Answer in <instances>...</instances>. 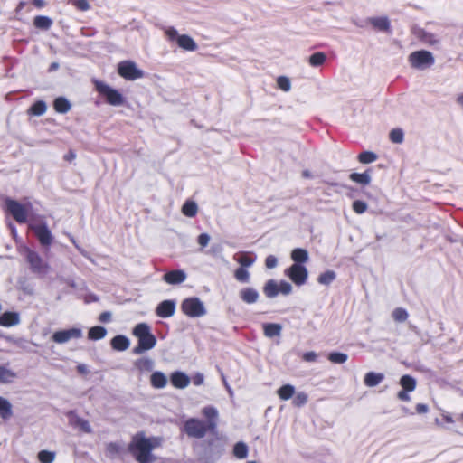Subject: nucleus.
I'll return each mask as SVG.
<instances>
[{"mask_svg":"<svg viewBox=\"0 0 463 463\" xmlns=\"http://www.w3.org/2000/svg\"><path fill=\"white\" fill-rule=\"evenodd\" d=\"M202 414L206 420L190 418L184 422V430L188 437L202 439L207 433H217L219 417L217 409L213 406H206L203 408Z\"/></svg>","mask_w":463,"mask_h":463,"instance_id":"f257e3e1","label":"nucleus"},{"mask_svg":"<svg viewBox=\"0 0 463 463\" xmlns=\"http://www.w3.org/2000/svg\"><path fill=\"white\" fill-rule=\"evenodd\" d=\"M161 445V438L146 437L143 431H140L132 436L128 445V451L138 463H153L156 458L152 451Z\"/></svg>","mask_w":463,"mask_h":463,"instance_id":"f03ea898","label":"nucleus"},{"mask_svg":"<svg viewBox=\"0 0 463 463\" xmlns=\"http://www.w3.org/2000/svg\"><path fill=\"white\" fill-rule=\"evenodd\" d=\"M133 335L137 337V345L133 352L136 354L152 349L156 344V336L151 333L150 326L146 323L137 324L133 329Z\"/></svg>","mask_w":463,"mask_h":463,"instance_id":"7ed1b4c3","label":"nucleus"},{"mask_svg":"<svg viewBox=\"0 0 463 463\" xmlns=\"http://www.w3.org/2000/svg\"><path fill=\"white\" fill-rule=\"evenodd\" d=\"M5 210L8 213L14 220L19 224H24L29 222V216L33 210L32 203H21L20 202L6 198L5 200Z\"/></svg>","mask_w":463,"mask_h":463,"instance_id":"20e7f679","label":"nucleus"},{"mask_svg":"<svg viewBox=\"0 0 463 463\" xmlns=\"http://www.w3.org/2000/svg\"><path fill=\"white\" fill-rule=\"evenodd\" d=\"M164 34L168 42H175L181 49L188 52H194L198 46L195 41L187 34H179L175 27L164 28Z\"/></svg>","mask_w":463,"mask_h":463,"instance_id":"39448f33","label":"nucleus"},{"mask_svg":"<svg viewBox=\"0 0 463 463\" xmlns=\"http://www.w3.org/2000/svg\"><path fill=\"white\" fill-rule=\"evenodd\" d=\"M28 228L33 232L42 247L46 249L50 248L54 238L44 220L39 222H31L28 223Z\"/></svg>","mask_w":463,"mask_h":463,"instance_id":"423d86ee","label":"nucleus"},{"mask_svg":"<svg viewBox=\"0 0 463 463\" xmlns=\"http://www.w3.org/2000/svg\"><path fill=\"white\" fill-rule=\"evenodd\" d=\"M408 61L411 68L424 70L431 67L435 62V59L430 52L420 50L412 52L408 57Z\"/></svg>","mask_w":463,"mask_h":463,"instance_id":"0eeeda50","label":"nucleus"},{"mask_svg":"<svg viewBox=\"0 0 463 463\" xmlns=\"http://www.w3.org/2000/svg\"><path fill=\"white\" fill-rule=\"evenodd\" d=\"M94 84L95 90L106 99L109 105L120 106L124 103V98L118 90L99 80H96Z\"/></svg>","mask_w":463,"mask_h":463,"instance_id":"6e6552de","label":"nucleus"},{"mask_svg":"<svg viewBox=\"0 0 463 463\" xmlns=\"http://www.w3.org/2000/svg\"><path fill=\"white\" fill-rule=\"evenodd\" d=\"M181 310L189 317H200L206 314L203 303L196 297L184 299L181 304Z\"/></svg>","mask_w":463,"mask_h":463,"instance_id":"1a4fd4ad","label":"nucleus"},{"mask_svg":"<svg viewBox=\"0 0 463 463\" xmlns=\"http://www.w3.org/2000/svg\"><path fill=\"white\" fill-rule=\"evenodd\" d=\"M25 258L30 266L32 272L37 274H46L50 269L47 262H45L40 254L29 248L25 250Z\"/></svg>","mask_w":463,"mask_h":463,"instance_id":"9d476101","label":"nucleus"},{"mask_svg":"<svg viewBox=\"0 0 463 463\" xmlns=\"http://www.w3.org/2000/svg\"><path fill=\"white\" fill-rule=\"evenodd\" d=\"M118 73L128 80H135L144 76L143 71L139 70L135 62L124 61L118 63Z\"/></svg>","mask_w":463,"mask_h":463,"instance_id":"9b49d317","label":"nucleus"},{"mask_svg":"<svg viewBox=\"0 0 463 463\" xmlns=\"http://www.w3.org/2000/svg\"><path fill=\"white\" fill-rule=\"evenodd\" d=\"M285 275L297 286H302L307 282L308 272L305 266L292 264L285 270Z\"/></svg>","mask_w":463,"mask_h":463,"instance_id":"f8f14e48","label":"nucleus"},{"mask_svg":"<svg viewBox=\"0 0 463 463\" xmlns=\"http://www.w3.org/2000/svg\"><path fill=\"white\" fill-rule=\"evenodd\" d=\"M82 336V331L80 328L72 327L65 330H60L53 333L52 340L57 344H64L71 339H79Z\"/></svg>","mask_w":463,"mask_h":463,"instance_id":"ddd939ff","label":"nucleus"},{"mask_svg":"<svg viewBox=\"0 0 463 463\" xmlns=\"http://www.w3.org/2000/svg\"><path fill=\"white\" fill-rule=\"evenodd\" d=\"M67 417L69 418V423L71 426L79 429L81 432L90 433L91 428L87 420L79 417L75 411H70L67 412Z\"/></svg>","mask_w":463,"mask_h":463,"instance_id":"4468645a","label":"nucleus"},{"mask_svg":"<svg viewBox=\"0 0 463 463\" xmlns=\"http://www.w3.org/2000/svg\"><path fill=\"white\" fill-rule=\"evenodd\" d=\"M175 312V302L174 300H164L158 304L156 309L157 317L166 318L172 317Z\"/></svg>","mask_w":463,"mask_h":463,"instance_id":"2eb2a0df","label":"nucleus"},{"mask_svg":"<svg viewBox=\"0 0 463 463\" xmlns=\"http://www.w3.org/2000/svg\"><path fill=\"white\" fill-rule=\"evenodd\" d=\"M171 384L177 389H184L190 383V378L183 372H174L170 375Z\"/></svg>","mask_w":463,"mask_h":463,"instance_id":"dca6fc26","label":"nucleus"},{"mask_svg":"<svg viewBox=\"0 0 463 463\" xmlns=\"http://www.w3.org/2000/svg\"><path fill=\"white\" fill-rule=\"evenodd\" d=\"M163 279L170 285L181 284L186 279V274L184 270L175 269L166 272Z\"/></svg>","mask_w":463,"mask_h":463,"instance_id":"f3484780","label":"nucleus"},{"mask_svg":"<svg viewBox=\"0 0 463 463\" xmlns=\"http://www.w3.org/2000/svg\"><path fill=\"white\" fill-rule=\"evenodd\" d=\"M20 323L19 314L16 312L6 311L0 316V326L11 327Z\"/></svg>","mask_w":463,"mask_h":463,"instance_id":"a211bd4d","label":"nucleus"},{"mask_svg":"<svg viewBox=\"0 0 463 463\" xmlns=\"http://www.w3.org/2000/svg\"><path fill=\"white\" fill-rule=\"evenodd\" d=\"M239 296L246 304L256 303L259 299V292L250 287L241 288L239 292Z\"/></svg>","mask_w":463,"mask_h":463,"instance_id":"6ab92c4d","label":"nucleus"},{"mask_svg":"<svg viewBox=\"0 0 463 463\" xmlns=\"http://www.w3.org/2000/svg\"><path fill=\"white\" fill-rule=\"evenodd\" d=\"M251 252L241 251L236 253L233 256L235 261H237L241 267L240 268H248L250 267L255 262V258L251 256Z\"/></svg>","mask_w":463,"mask_h":463,"instance_id":"aec40b11","label":"nucleus"},{"mask_svg":"<svg viewBox=\"0 0 463 463\" xmlns=\"http://www.w3.org/2000/svg\"><path fill=\"white\" fill-rule=\"evenodd\" d=\"M262 327L264 335L269 338L279 336L282 330L281 325L277 323H265Z\"/></svg>","mask_w":463,"mask_h":463,"instance_id":"412c9836","label":"nucleus"},{"mask_svg":"<svg viewBox=\"0 0 463 463\" xmlns=\"http://www.w3.org/2000/svg\"><path fill=\"white\" fill-rule=\"evenodd\" d=\"M111 347L116 351H125L129 347V340L125 335H116L111 339Z\"/></svg>","mask_w":463,"mask_h":463,"instance_id":"4be33fe9","label":"nucleus"},{"mask_svg":"<svg viewBox=\"0 0 463 463\" xmlns=\"http://www.w3.org/2000/svg\"><path fill=\"white\" fill-rule=\"evenodd\" d=\"M150 383L156 389H162L167 384V378L162 372H154L150 376Z\"/></svg>","mask_w":463,"mask_h":463,"instance_id":"5701e85b","label":"nucleus"},{"mask_svg":"<svg viewBox=\"0 0 463 463\" xmlns=\"http://www.w3.org/2000/svg\"><path fill=\"white\" fill-rule=\"evenodd\" d=\"M71 105L64 97H58L53 101V109L56 112L65 114L70 111Z\"/></svg>","mask_w":463,"mask_h":463,"instance_id":"b1692460","label":"nucleus"},{"mask_svg":"<svg viewBox=\"0 0 463 463\" xmlns=\"http://www.w3.org/2000/svg\"><path fill=\"white\" fill-rule=\"evenodd\" d=\"M384 375L383 373H377L369 372L364 375V383L368 387H374L383 382Z\"/></svg>","mask_w":463,"mask_h":463,"instance_id":"393cba45","label":"nucleus"},{"mask_svg":"<svg viewBox=\"0 0 463 463\" xmlns=\"http://www.w3.org/2000/svg\"><path fill=\"white\" fill-rule=\"evenodd\" d=\"M291 259L294 260V264L302 265L308 260V252L305 249L296 248L291 251Z\"/></svg>","mask_w":463,"mask_h":463,"instance_id":"a878e982","label":"nucleus"},{"mask_svg":"<svg viewBox=\"0 0 463 463\" xmlns=\"http://www.w3.org/2000/svg\"><path fill=\"white\" fill-rule=\"evenodd\" d=\"M17 377V374L13 370L7 368L5 365H0V383H11Z\"/></svg>","mask_w":463,"mask_h":463,"instance_id":"bb28decb","label":"nucleus"},{"mask_svg":"<svg viewBox=\"0 0 463 463\" xmlns=\"http://www.w3.org/2000/svg\"><path fill=\"white\" fill-rule=\"evenodd\" d=\"M46 110V103L43 100H37L27 109V114L29 116H42Z\"/></svg>","mask_w":463,"mask_h":463,"instance_id":"cd10ccee","label":"nucleus"},{"mask_svg":"<svg viewBox=\"0 0 463 463\" xmlns=\"http://www.w3.org/2000/svg\"><path fill=\"white\" fill-rule=\"evenodd\" d=\"M370 24L377 30L390 31V22L387 17H374L370 19Z\"/></svg>","mask_w":463,"mask_h":463,"instance_id":"c85d7f7f","label":"nucleus"},{"mask_svg":"<svg viewBox=\"0 0 463 463\" xmlns=\"http://www.w3.org/2000/svg\"><path fill=\"white\" fill-rule=\"evenodd\" d=\"M107 335V330L100 326L90 327L88 331V338L90 340L97 341L104 338Z\"/></svg>","mask_w":463,"mask_h":463,"instance_id":"c756f323","label":"nucleus"},{"mask_svg":"<svg viewBox=\"0 0 463 463\" xmlns=\"http://www.w3.org/2000/svg\"><path fill=\"white\" fill-rule=\"evenodd\" d=\"M182 213L186 217H194L198 212V206L195 202L187 200L182 206Z\"/></svg>","mask_w":463,"mask_h":463,"instance_id":"7c9ffc66","label":"nucleus"},{"mask_svg":"<svg viewBox=\"0 0 463 463\" xmlns=\"http://www.w3.org/2000/svg\"><path fill=\"white\" fill-rule=\"evenodd\" d=\"M263 292L267 298H275L279 294V284L273 279L268 280L263 287Z\"/></svg>","mask_w":463,"mask_h":463,"instance_id":"2f4dec72","label":"nucleus"},{"mask_svg":"<svg viewBox=\"0 0 463 463\" xmlns=\"http://www.w3.org/2000/svg\"><path fill=\"white\" fill-rule=\"evenodd\" d=\"M277 394L280 400L287 401L294 396L295 388L291 384H284L278 389Z\"/></svg>","mask_w":463,"mask_h":463,"instance_id":"473e14b6","label":"nucleus"},{"mask_svg":"<svg viewBox=\"0 0 463 463\" xmlns=\"http://www.w3.org/2000/svg\"><path fill=\"white\" fill-rule=\"evenodd\" d=\"M33 25L41 30H49L52 25V20L44 15H37L33 19Z\"/></svg>","mask_w":463,"mask_h":463,"instance_id":"72a5a7b5","label":"nucleus"},{"mask_svg":"<svg viewBox=\"0 0 463 463\" xmlns=\"http://www.w3.org/2000/svg\"><path fill=\"white\" fill-rule=\"evenodd\" d=\"M400 385L402 386V390H405L408 392H413L416 388L417 383L416 380L409 375H402L400 379Z\"/></svg>","mask_w":463,"mask_h":463,"instance_id":"f704fd0d","label":"nucleus"},{"mask_svg":"<svg viewBox=\"0 0 463 463\" xmlns=\"http://www.w3.org/2000/svg\"><path fill=\"white\" fill-rule=\"evenodd\" d=\"M12 415V404L6 399L0 396V417L4 420H7L11 418Z\"/></svg>","mask_w":463,"mask_h":463,"instance_id":"c9c22d12","label":"nucleus"},{"mask_svg":"<svg viewBox=\"0 0 463 463\" xmlns=\"http://www.w3.org/2000/svg\"><path fill=\"white\" fill-rule=\"evenodd\" d=\"M248 451V446L244 442L240 441L234 445L232 453L235 458L239 459H243L247 458Z\"/></svg>","mask_w":463,"mask_h":463,"instance_id":"e433bc0d","label":"nucleus"},{"mask_svg":"<svg viewBox=\"0 0 463 463\" xmlns=\"http://www.w3.org/2000/svg\"><path fill=\"white\" fill-rule=\"evenodd\" d=\"M349 177L353 182H355V183H358V184H361L364 185H367L371 182V176H370L368 171H366L364 173H352Z\"/></svg>","mask_w":463,"mask_h":463,"instance_id":"4c0bfd02","label":"nucleus"},{"mask_svg":"<svg viewBox=\"0 0 463 463\" xmlns=\"http://www.w3.org/2000/svg\"><path fill=\"white\" fill-rule=\"evenodd\" d=\"M418 38L423 42L424 43H427L429 45H435L439 43V40L436 38V36L431 33H428L424 30H420L418 33Z\"/></svg>","mask_w":463,"mask_h":463,"instance_id":"58836bf2","label":"nucleus"},{"mask_svg":"<svg viewBox=\"0 0 463 463\" xmlns=\"http://www.w3.org/2000/svg\"><path fill=\"white\" fill-rule=\"evenodd\" d=\"M326 60V55L322 52H317L313 53L309 59L308 62L312 67H318L322 65Z\"/></svg>","mask_w":463,"mask_h":463,"instance_id":"ea45409f","label":"nucleus"},{"mask_svg":"<svg viewBox=\"0 0 463 463\" xmlns=\"http://www.w3.org/2000/svg\"><path fill=\"white\" fill-rule=\"evenodd\" d=\"M347 354H344V353H340V352H331L328 354V356H327V359L332 363V364H344L347 361Z\"/></svg>","mask_w":463,"mask_h":463,"instance_id":"a19ab883","label":"nucleus"},{"mask_svg":"<svg viewBox=\"0 0 463 463\" xmlns=\"http://www.w3.org/2000/svg\"><path fill=\"white\" fill-rule=\"evenodd\" d=\"M135 365L141 372H148L152 370L153 362L148 358H141L136 361Z\"/></svg>","mask_w":463,"mask_h":463,"instance_id":"79ce46f5","label":"nucleus"},{"mask_svg":"<svg viewBox=\"0 0 463 463\" xmlns=\"http://www.w3.org/2000/svg\"><path fill=\"white\" fill-rule=\"evenodd\" d=\"M377 159V155L371 151H364L358 155V160L362 164H370Z\"/></svg>","mask_w":463,"mask_h":463,"instance_id":"37998d69","label":"nucleus"},{"mask_svg":"<svg viewBox=\"0 0 463 463\" xmlns=\"http://www.w3.org/2000/svg\"><path fill=\"white\" fill-rule=\"evenodd\" d=\"M41 463H52L55 459V452L49 450H41L37 455Z\"/></svg>","mask_w":463,"mask_h":463,"instance_id":"c03bdc74","label":"nucleus"},{"mask_svg":"<svg viewBox=\"0 0 463 463\" xmlns=\"http://www.w3.org/2000/svg\"><path fill=\"white\" fill-rule=\"evenodd\" d=\"M292 398L293 406L298 408L304 406L308 401V395L304 392H298Z\"/></svg>","mask_w":463,"mask_h":463,"instance_id":"a18cd8bd","label":"nucleus"},{"mask_svg":"<svg viewBox=\"0 0 463 463\" xmlns=\"http://www.w3.org/2000/svg\"><path fill=\"white\" fill-rule=\"evenodd\" d=\"M335 279V273L332 270H327L321 273L317 278V281L323 285H329Z\"/></svg>","mask_w":463,"mask_h":463,"instance_id":"49530a36","label":"nucleus"},{"mask_svg":"<svg viewBox=\"0 0 463 463\" xmlns=\"http://www.w3.org/2000/svg\"><path fill=\"white\" fill-rule=\"evenodd\" d=\"M392 318L396 322H404L407 320L409 315L408 312L402 307H396L392 314Z\"/></svg>","mask_w":463,"mask_h":463,"instance_id":"de8ad7c7","label":"nucleus"},{"mask_svg":"<svg viewBox=\"0 0 463 463\" xmlns=\"http://www.w3.org/2000/svg\"><path fill=\"white\" fill-rule=\"evenodd\" d=\"M234 278L240 282L247 283L250 280V273L244 268H238L234 271Z\"/></svg>","mask_w":463,"mask_h":463,"instance_id":"09e8293b","label":"nucleus"},{"mask_svg":"<svg viewBox=\"0 0 463 463\" xmlns=\"http://www.w3.org/2000/svg\"><path fill=\"white\" fill-rule=\"evenodd\" d=\"M390 140L394 144H401L403 141L404 134L401 128H394L389 134Z\"/></svg>","mask_w":463,"mask_h":463,"instance_id":"8fccbe9b","label":"nucleus"},{"mask_svg":"<svg viewBox=\"0 0 463 463\" xmlns=\"http://www.w3.org/2000/svg\"><path fill=\"white\" fill-rule=\"evenodd\" d=\"M368 205L365 202L361 200H356L352 203L353 211L357 214H362L366 212Z\"/></svg>","mask_w":463,"mask_h":463,"instance_id":"3c124183","label":"nucleus"},{"mask_svg":"<svg viewBox=\"0 0 463 463\" xmlns=\"http://www.w3.org/2000/svg\"><path fill=\"white\" fill-rule=\"evenodd\" d=\"M278 87L283 91H288L291 88L290 80L286 76H279L277 79Z\"/></svg>","mask_w":463,"mask_h":463,"instance_id":"603ef678","label":"nucleus"},{"mask_svg":"<svg viewBox=\"0 0 463 463\" xmlns=\"http://www.w3.org/2000/svg\"><path fill=\"white\" fill-rule=\"evenodd\" d=\"M71 5L79 11L85 12L90 8L88 0H71Z\"/></svg>","mask_w":463,"mask_h":463,"instance_id":"864d4df0","label":"nucleus"},{"mask_svg":"<svg viewBox=\"0 0 463 463\" xmlns=\"http://www.w3.org/2000/svg\"><path fill=\"white\" fill-rule=\"evenodd\" d=\"M121 451V447L117 442H109L106 445V452L109 456H114L119 454Z\"/></svg>","mask_w":463,"mask_h":463,"instance_id":"5fc2aeb1","label":"nucleus"},{"mask_svg":"<svg viewBox=\"0 0 463 463\" xmlns=\"http://www.w3.org/2000/svg\"><path fill=\"white\" fill-rule=\"evenodd\" d=\"M292 291V286L285 281V280H281L279 284V293H282L283 295H288L290 294Z\"/></svg>","mask_w":463,"mask_h":463,"instance_id":"6e6d98bb","label":"nucleus"},{"mask_svg":"<svg viewBox=\"0 0 463 463\" xmlns=\"http://www.w3.org/2000/svg\"><path fill=\"white\" fill-rule=\"evenodd\" d=\"M278 264V260L274 255H269L265 259V266L267 269H274Z\"/></svg>","mask_w":463,"mask_h":463,"instance_id":"4d7b16f0","label":"nucleus"},{"mask_svg":"<svg viewBox=\"0 0 463 463\" xmlns=\"http://www.w3.org/2000/svg\"><path fill=\"white\" fill-rule=\"evenodd\" d=\"M197 241L202 247H206L210 241V236L207 233H201L197 238Z\"/></svg>","mask_w":463,"mask_h":463,"instance_id":"13d9d810","label":"nucleus"},{"mask_svg":"<svg viewBox=\"0 0 463 463\" xmlns=\"http://www.w3.org/2000/svg\"><path fill=\"white\" fill-rule=\"evenodd\" d=\"M317 358V354L313 351L306 352L302 355V359L306 362H315Z\"/></svg>","mask_w":463,"mask_h":463,"instance_id":"bf43d9fd","label":"nucleus"},{"mask_svg":"<svg viewBox=\"0 0 463 463\" xmlns=\"http://www.w3.org/2000/svg\"><path fill=\"white\" fill-rule=\"evenodd\" d=\"M99 321L101 323H109L111 321V313L109 311H104L100 313L99 317Z\"/></svg>","mask_w":463,"mask_h":463,"instance_id":"052dcab7","label":"nucleus"},{"mask_svg":"<svg viewBox=\"0 0 463 463\" xmlns=\"http://www.w3.org/2000/svg\"><path fill=\"white\" fill-rule=\"evenodd\" d=\"M415 410H416L417 413L424 414L429 411V407H428V405H426L424 403H418L415 407Z\"/></svg>","mask_w":463,"mask_h":463,"instance_id":"680f3d73","label":"nucleus"},{"mask_svg":"<svg viewBox=\"0 0 463 463\" xmlns=\"http://www.w3.org/2000/svg\"><path fill=\"white\" fill-rule=\"evenodd\" d=\"M408 391H405V390H401L398 394H397V397L401 400V401H404V402H408L410 400V396L408 394Z\"/></svg>","mask_w":463,"mask_h":463,"instance_id":"e2e57ef3","label":"nucleus"},{"mask_svg":"<svg viewBox=\"0 0 463 463\" xmlns=\"http://www.w3.org/2000/svg\"><path fill=\"white\" fill-rule=\"evenodd\" d=\"M193 383L194 385L198 386L203 384V375L201 373H197L193 377Z\"/></svg>","mask_w":463,"mask_h":463,"instance_id":"0e129e2a","label":"nucleus"},{"mask_svg":"<svg viewBox=\"0 0 463 463\" xmlns=\"http://www.w3.org/2000/svg\"><path fill=\"white\" fill-rule=\"evenodd\" d=\"M31 2L35 7L39 9L44 7L46 5L44 0H31Z\"/></svg>","mask_w":463,"mask_h":463,"instance_id":"69168bd1","label":"nucleus"},{"mask_svg":"<svg viewBox=\"0 0 463 463\" xmlns=\"http://www.w3.org/2000/svg\"><path fill=\"white\" fill-rule=\"evenodd\" d=\"M75 156H75L74 152H73V151H70L68 154H66V155L64 156V159H65L66 161L71 162V160H73V159L75 158Z\"/></svg>","mask_w":463,"mask_h":463,"instance_id":"338daca9","label":"nucleus"},{"mask_svg":"<svg viewBox=\"0 0 463 463\" xmlns=\"http://www.w3.org/2000/svg\"><path fill=\"white\" fill-rule=\"evenodd\" d=\"M442 419L447 423H453L454 422V420H453V419H452V417L450 415H442Z\"/></svg>","mask_w":463,"mask_h":463,"instance_id":"774afa93","label":"nucleus"}]
</instances>
